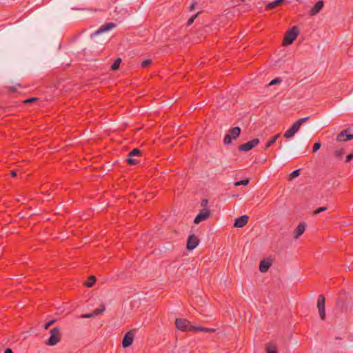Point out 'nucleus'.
<instances>
[{"mask_svg": "<svg viewBox=\"0 0 353 353\" xmlns=\"http://www.w3.org/2000/svg\"><path fill=\"white\" fill-rule=\"evenodd\" d=\"M309 117H304L297 120L284 134V137L286 139L292 138L294 136L296 132L299 130L301 125L307 120Z\"/></svg>", "mask_w": 353, "mask_h": 353, "instance_id": "obj_1", "label": "nucleus"}, {"mask_svg": "<svg viewBox=\"0 0 353 353\" xmlns=\"http://www.w3.org/2000/svg\"><path fill=\"white\" fill-rule=\"evenodd\" d=\"M299 33V30L296 26H293L288 30L284 37L283 44L285 46L290 45L294 40L296 38Z\"/></svg>", "mask_w": 353, "mask_h": 353, "instance_id": "obj_2", "label": "nucleus"}, {"mask_svg": "<svg viewBox=\"0 0 353 353\" xmlns=\"http://www.w3.org/2000/svg\"><path fill=\"white\" fill-rule=\"evenodd\" d=\"M241 133V129L239 127H234L230 129L228 134H225L223 140V143L225 145H228L232 143V139H236Z\"/></svg>", "mask_w": 353, "mask_h": 353, "instance_id": "obj_3", "label": "nucleus"}, {"mask_svg": "<svg viewBox=\"0 0 353 353\" xmlns=\"http://www.w3.org/2000/svg\"><path fill=\"white\" fill-rule=\"evenodd\" d=\"M175 324L177 329L181 331H194V326L190 325V323L187 319H176Z\"/></svg>", "mask_w": 353, "mask_h": 353, "instance_id": "obj_4", "label": "nucleus"}, {"mask_svg": "<svg viewBox=\"0 0 353 353\" xmlns=\"http://www.w3.org/2000/svg\"><path fill=\"white\" fill-rule=\"evenodd\" d=\"M50 336L46 342V344L48 345L52 346L56 345L60 341L59 330L58 327H54L50 331Z\"/></svg>", "mask_w": 353, "mask_h": 353, "instance_id": "obj_5", "label": "nucleus"}, {"mask_svg": "<svg viewBox=\"0 0 353 353\" xmlns=\"http://www.w3.org/2000/svg\"><path fill=\"white\" fill-rule=\"evenodd\" d=\"M317 309L321 320L325 319V300L323 295H319L317 300Z\"/></svg>", "mask_w": 353, "mask_h": 353, "instance_id": "obj_6", "label": "nucleus"}, {"mask_svg": "<svg viewBox=\"0 0 353 353\" xmlns=\"http://www.w3.org/2000/svg\"><path fill=\"white\" fill-rule=\"evenodd\" d=\"M259 143V140L258 139H253L251 141H249L247 143L242 144L239 150L241 152H248L257 145Z\"/></svg>", "mask_w": 353, "mask_h": 353, "instance_id": "obj_7", "label": "nucleus"}, {"mask_svg": "<svg viewBox=\"0 0 353 353\" xmlns=\"http://www.w3.org/2000/svg\"><path fill=\"white\" fill-rule=\"evenodd\" d=\"M115 27V24L113 23H108L101 26L97 31L91 34V37L93 38L102 32H106L112 30Z\"/></svg>", "mask_w": 353, "mask_h": 353, "instance_id": "obj_8", "label": "nucleus"}, {"mask_svg": "<svg viewBox=\"0 0 353 353\" xmlns=\"http://www.w3.org/2000/svg\"><path fill=\"white\" fill-rule=\"evenodd\" d=\"M133 340H134L133 333L131 331L128 332L125 334L123 339V342H122L123 347H128L130 346L133 343Z\"/></svg>", "mask_w": 353, "mask_h": 353, "instance_id": "obj_9", "label": "nucleus"}, {"mask_svg": "<svg viewBox=\"0 0 353 353\" xmlns=\"http://www.w3.org/2000/svg\"><path fill=\"white\" fill-rule=\"evenodd\" d=\"M198 239L195 236L191 235L187 241V249L190 250H194L198 245Z\"/></svg>", "mask_w": 353, "mask_h": 353, "instance_id": "obj_10", "label": "nucleus"}, {"mask_svg": "<svg viewBox=\"0 0 353 353\" xmlns=\"http://www.w3.org/2000/svg\"><path fill=\"white\" fill-rule=\"evenodd\" d=\"M210 216L208 210H203L199 212V214L195 217L194 222L196 224L205 220Z\"/></svg>", "mask_w": 353, "mask_h": 353, "instance_id": "obj_11", "label": "nucleus"}, {"mask_svg": "<svg viewBox=\"0 0 353 353\" xmlns=\"http://www.w3.org/2000/svg\"><path fill=\"white\" fill-rule=\"evenodd\" d=\"M248 219L247 215L241 216L235 219L234 225L237 228H243L248 223Z\"/></svg>", "mask_w": 353, "mask_h": 353, "instance_id": "obj_12", "label": "nucleus"}, {"mask_svg": "<svg viewBox=\"0 0 353 353\" xmlns=\"http://www.w3.org/2000/svg\"><path fill=\"white\" fill-rule=\"evenodd\" d=\"M353 139V134H347V130H344L340 132L337 136V141H346Z\"/></svg>", "mask_w": 353, "mask_h": 353, "instance_id": "obj_13", "label": "nucleus"}, {"mask_svg": "<svg viewBox=\"0 0 353 353\" xmlns=\"http://www.w3.org/2000/svg\"><path fill=\"white\" fill-rule=\"evenodd\" d=\"M305 230V224L304 223H300L294 232V237L298 239L303 234Z\"/></svg>", "mask_w": 353, "mask_h": 353, "instance_id": "obj_14", "label": "nucleus"}, {"mask_svg": "<svg viewBox=\"0 0 353 353\" xmlns=\"http://www.w3.org/2000/svg\"><path fill=\"white\" fill-rule=\"evenodd\" d=\"M323 1H319L315 3L310 12V14L312 16L316 15L323 8Z\"/></svg>", "mask_w": 353, "mask_h": 353, "instance_id": "obj_15", "label": "nucleus"}, {"mask_svg": "<svg viewBox=\"0 0 353 353\" xmlns=\"http://www.w3.org/2000/svg\"><path fill=\"white\" fill-rule=\"evenodd\" d=\"M271 265V262L269 260H263L260 263L259 270L261 272H265Z\"/></svg>", "mask_w": 353, "mask_h": 353, "instance_id": "obj_16", "label": "nucleus"}, {"mask_svg": "<svg viewBox=\"0 0 353 353\" xmlns=\"http://www.w3.org/2000/svg\"><path fill=\"white\" fill-rule=\"evenodd\" d=\"M285 0H274L270 3H269L266 8L267 9H273L274 8L279 6L283 1Z\"/></svg>", "mask_w": 353, "mask_h": 353, "instance_id": "obj_17", "label": "nucleus"}, {"mask_svg": "<svg viewBox=\"0 0 353 353\" xmlns=\"http://www.w3.org/2000/svg\"><path fill=\"white\" fill-rule=\"evenodd\" d=\"M194 331H202L205 332H212L214 331V329L207 328L201 326H194Z\"/></svg>", "mask_w": 353, "mask_h": 353, "instance_id": "obj_18", "label": "nucleus"}, {"mask_svg": "<svg viewBox=\"0 0 353 353\" xmlns=\"http://www.w3.org/2000/svg\"><path fill=\"white\" fill-rule=\"evenodd\" d=\"M280 134H276L275 136L272 137V138H270V139L268 141V142L266 144V146L265 148H270L272 144H274L276 141L277 140V139L280 137Z\"/></svg>", "mask_w": 353, "mask_h": 353, "instance_id": "obj_19", "label": "nucleus"}, {"mask_svg": "<svg viewBox=\"0 0 353 353\" xmlns=\"http://www.w3.org/2000/svg\"><path fill=\"white\" fill-rule=\"evenodd\" d=\"M121 62V58L117 59L111 66L112 70H117L120 65Z\"/></svg>", "mask_w": 353, "mask_h": 353, "instance_id": "obj_20", "label": "nucleus"}, {"mask_svg": "<svg viewBox=\"0 0 353 353\" xmlns=\"http://www.w3.org/2000/svg\"><path fill=\"white\" fill-rule=\"evenodd\" d=\"M141 151L138 148H134L129 153V156L131 157H139Z\"/></svg>", "mask_w": 353, "mask_h": 353, "instance_id": "obj_21", "label": "nucleus"}, {"mask_svg": "<svg viewBox=\"0 0 353 353\" xmlns=\"http://www.w3.org/2000/svg\"><path fill=\"white\" fill-rule=\"evenodd\" d=\"M127 162L132 165H137L139 163V161L134 157H131L129 156V158L127 159Z\"/></svg>", "mask_w": 353, "mask_h": 353, "instance_id": "obj_22", "label": "nucleus"}, {"mask_svg": "<svg viewBox=\"0 0 353 353\" xmlns=\"http://www.w3.org/2000/svg\"><path fill=\"white\" fill-rule=\"evenodd\" d=\"M96 281V279L94 276H90L89 279H88V281L86 282L85 285L90 288L92 286V285L94 284V283Z\"/></svg>", "mask_w": 353, "mask_h": 353, "instance_id": "obj_23", "label": "nucleus"}, {"mask_svg": "<svg viewBox=\"0 0 353 353\" xmlns=\"http://www.w3.org/2000/svg\"><path fill=\"white\" fill-rule=\"evenodd\" d=\"M248 183H249V180L245 179V180H241V181L235 182L234 185L235 186H239L241 185H247Z\"/></svg>", "mask_w": 353, "mask_h": 353, "instance_id": "obj_24", "label": "nucleus"}, {"mask_svg": "<svg viewBox=\"0 0 353 353\" xmlns=\"http://www.w3.org/2000/svg\"><path fill=\"white\" fill-rule=\"evenodd\" d=\"M151 63H152L151 59H148L143 60L141 62V65L142 68H147L148 66H149L151 64Z\"/></svg>", "mask_w": 353, "mask_h": 353, "instance_id": "obj_25", "label": "nucleus"}, {"mask_svg": "<svg viewBox=\"0 0 353 353\" xmlns=\"http://www.w3.org/2000/svg\"><path fill=\"white\" fill-rule=\"evenodd\" d=\"M321 144L320 142L315 143L312 148L313 152H316L317 150H319L321 148Z\"/></svg>", "mask_w": 353, "mask_h": 353, "instance_id": "obj_26", "label": "nucleus"}, {"mask_svg": "<svg viewBox=\"0 0 353 353\" xmlns=\"http://www.w3.org/2000/svg\"><path fill=\"white\" fill-rule=\"evenodd\" d=\"M281 82V79L280 78H276L273 80H272L270 83H269V85H275V84H277V83H279Z\"/></svg>", "mask_w": 353, "mask_h": 353, "instance_id": "obj_27", "label": "nucleus"}, {"mask_svg": "<svg viewBox=\"0 0 353 353\" xmlns=\"http://www.w3.org/2000/svg\"><path fill=\"white\" fill-rule=\"evenodd\" d=\"M232 3L234 6H240L243 2H244V0H231Z\"/></svg>", "mask_w": 353, "mask_h": 353, "instance_id": "obj_28", "label": "nucleus"}, {"mask_svg": "<svg viewBox=\"0 0 353 353\" xmlns=\"http://www.w3.org/2000/svg\"><path fill=\"white\" fill-rule=\"evenodd\" d=\"M299 174H300V170H295L290 174V177L292 179L295 178V177L298 176L299 175Z\"/></svg>", "mask_w": 353, "mask_h": 353, "instance_id": "obj_29", "label": "nucleus"}, {"mask_svg": "<svg viewBox=\"0 0 353 353\" xmlns=\"http://www.w3.org/2000/svg\"><path fill=\"white\" fill-rule=\"evenodd\" d=\"M343 154H344L343 149H340V150H337L335 151V154L338 157H341Z\"/></svg>", "mask_w": 353, "mask_h": 353, "instance_id": "obj_30", "label": "nucleus"}, {"mask_svg": "<svg viewBox=\"0 0 353 353\" xmlns=\"http://www.w3.org/2000/svg\"><path fill=\"white\" fill-rule=\"evenodd\" d=\"M327 210V208L326 207H321V208H318L317 210H316L314 213V214H319L322 212H324Z\"/></svg>", "mask_w": 353, "mask_h": 353, "instance_id": "obj_31", "label": "nucleus"}, {"mask_svg": "<svg viewBox=\"0 0 353 353\" xmlns=\"http://www.w3.org/2000/svg\"><path fill=\"white\" fill-rule=\"evenodd\" d=\"M197 14H198V13H197V14H194V15H193V16H192V17L188 19V23H187L188 26H190V25L193 23L194 20V19H195V18L197 17Z\"/></svg>", "mask_w": 353, "mask_h": 353, "instance_id": "obj_32", "label": "nucleus"}, {"mask_svg": "<svg viewBox=\"0 0 353 353\" xmlns=\"http://www.w3.org/2000/svg\"><path fill=\"white\" fill-rule=\"evenodd\" d=\"M267 353H277L276 350L274 347H267L266 348Z\"/></svg>", "mask_w": 353, "mask_h": 353, "instance_id": "obj_33", "label": "nucleus"}, {"mask_svg": "<svg viewBox=\"0 0 353 353\" xmlns=\"http://www.w3.org/2000/svg\"><path fill=\"white\" fill-rule=\"evenodd\" d=\"M93 316H94V314L91 313V314H83V315L81 316V318L88 319V318H91V317H93Z\"/></svg>", "mask_w": 353, "mask_h": 353, "instance_id": "obj_34", "label": "nucleus"}, {"mask_svg": "<svg viewBox=\"0 0 353 353\" xmlns=\"http://www.w3.org/2000/svg\"><path fill=\"white\" fill-rule=\"evenodd\" d=\"M103 310H104V309H102V310L97 309V310H95L94 311V312H93L94 316L100 314L101 313H102L103 312Z\"/></svg>", "mask_w": 353, "mask_h": 353, "instance_id": "obj_35", "label": "nucleus"}, {"mask_svg": "<svg viewBox=\"0 0 353 353\" xmlns=\"http://www.w3.org/2000/svg\"><path fill=\"white\" fill-rule=\"evenodd\" d=\"M196 4H197L196 0H194L192 5L190 7V11L193 10L195 8Z\"/></svg>", "mask_w": 353, "mask_h": 353, "instance_id": "obj_36", "label": "nucleus"}, {"mask_svg": "<svg viewBox=\"0 0 353 353\" xmlns=\"http://www.w3.org/2000/svg\"><path fill=\"white\" fill-rule=\"evenodd\" d=\"M53 323H54V321H53V320H52V321H49V322H48V323L45 325V326H44V329H45V330L48 329V327H49L51 325H52Z\"/></svg>", "mask_w": 353, "mask_h": 353, "instance_id": "obj_37", "label": "nucleus"}, {"mask_svg": "<svg viewBox=\"0 0 353 353\" xmlns=\"http://www.w3.org/2000/svg\"><path fill=\"white\" fill-rule=\"evenodd\" d=\"M352 159H353V154H350L349 155H347V156L346 159H345V161H346V162H349V161H350Z\"/></svg>", "mask_w": 353, "mask_h": 353, "instance_id": "obj_38", "label": "nucleus"}, {"mask_svg": "<svg viewBox=\"0 0 353 353\" xmlns=\"http://www.w3.org/2000/svg\"><path fill=\"white\" fill-rule=\"evenodd\" d=\"M4 353H13L12 350L10 348H8L5 350Z\"/></svg>", "mask_w": 353, "mask_h": 353, "instance_id": "obj_39", "label": "nucleus"}, {"mask_svg": "<svg viewBox=\"0 0 353 353\" xmlns=\"http://www.w3.org/2000/svg\"><path fill=\"white\" fill-rule=\"evenodd\" d=\"M208 203L207 200H203L201 202V205L204 206Z\"/></svg>", "mask_w": 353, "mask_h": 353, "instance_id": "obj_40", "label": "nucleus"}, {"mask_svg": "<svg viewBox=\"0 0 353 353\" xmlns=\"http://www.w3.org/2000/svg\"><path fill=\"white\" fill-rule=\"evenodd\" d=\"M11 175H12L13 177L16 176H17V173H16V172H15V171H12V172H11Z\"/></svg>", "mask_w": 353, "mask_h": 353, "instance_id": "obj_41", "label": "nucleus"}, {"mask_svg": "<svg viewBox=\"0 0 353 353\" xmlns=\"http://www.w3.org/2000/svg\"><path fill=\"white\" fill-rule=\"evenodd\" d=\"M34 100H35V99H34V98H32V99H28L27 101H28V102H30V101H34Z\"/></svg>", "mask_w": 353, "mask_h": 353, "instance_id": "obj_42", "label": "nucleus"}]
</instances>
